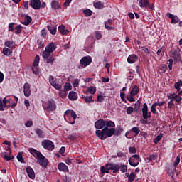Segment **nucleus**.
Masks as SVG:
<instances>
[{
    "instance_id": "45",
    "label": "nucleus",
    "mask_w": 182,
    "mask_h": 182,
    "mask_svg": "<svg viewBox=\"0 0 182 182\" xmlns=\"http://www.w3.org/2000/svg\"><path fill=\"white\" fill-rule=\"evenodd\" d=\"M17 160H18L20 163H25V160H23V156H22V152H19L18 154Z\"/></svg>"
},
{
    "instance_id": "53",
    "label": "nucleus",
    "mask_w": 182,
    "mask_h": 182,
    "mask_svg": "<svg viewBox=\"0 0 182 182\" xmlns=\"http://www.w3.org/2000/svg\"><path fill=\"white\" fill-rule=\"evenodd\" d=\"M64 89L67 91L72 90V85L70 83H66L64 86Z\"/></svg>"
},
{
    "instance_id": "3",
    "label": "nucleus",
    "mask_w": 182,
    "mask_h": 182,
    "mask_svg": "<svg viewBox=\"0 0 182 182\" xmlns=\"http://www.w3.org/2000/svg\"><path fill=\"white\" fill-rule=\"evenodd\" d=\"M110 170H112L113 173H117L120 170V164L112 163L105 164V166H102L100 168L101 174L108 173Z\"/></svg>"
},
{
    "instance_id": "1",
    "label": "nucleus",
    "mask_w": 182,
    "mask_h": 182,
    "mask_svg": "<svg viewBox=\"0 0 182 182\" xmlns=\"http://www.w3.org/2000/svg\"><path fill=\"white\" fill-rule=\"evenodd\" d=\"M29 151L31 154H32L34 157H37V160L40 166L44 167V168H46L48 167V164H49V160L45 158V156L42 155V153H41V151L33 148H30Z\"/></svg>"
},
{
    "instance_id": "60",
    "label": "nucleus",
    "mask_w": 182,
    "mask_h": 182,
    "mask_svg": "<svg viewBox=\"0 0 182 182\" xmlns=\"http://www.w3.org/2000/svg\"><path fill=\"white\" fill-rule=\"evenodd\" d=\"M180 163V156H177L175 162L173 163L174 167H176V166H178V164Z\"/></svg>"
},
{
    "instance_id": "25",
    "label": "nucleus",
    "mask_w": 182,
    "mask_h": 182,
    "mask_svg": "<svg viewBox=\"0 0 182 182\" xmlns=\"http://www.w3.org/2000/svg\"><path fill=\"white\" fill-rule=\"evenodd\" d=\"M4 46L6 48H9L10 49H14V48H15V42L11 41H6L4 43Z\"/></svg>"
},
{
    "instance_id": "17",
    "label": "nucleus",
    "mask_w": 182,
    "mask_h": 182,
    "mask_svg": "<svg viewBox=\"0 0 182 182\" xmlns=\"http://www.w3.org/2000/svg\"><path fill=\"white\" fill-rule=\"evenodd\" d=\"M167 16L168 17L169 19H171V23L176 24L180 22V19L177 16H174L170 13H167Z\"/></svg>"
},
{
    "instance_id": "57",
    "label": "nucleus",
    "mask_w": 182,
    "mask_h": 182,
    "mask_svg": "<svg viewBox=\"0 0 182 182\" xmlns=\"http://www.w3.org/2000/svg\"><path fill=\"white\" fill-rule=\"evenodd\" d=\"M134 95L130 94L129 96L127 97V100H129V102H134Z\"/></svg>"
},
{
    "instance_id": "31",
    "label": "nucleus",
    "mask_w": 182,
    "mask_h": 182,
    "mask_svg": "<svg viewBox=\"0 0 182 182\" xmlns=\"http://www.w3.org/2000/svg\"><path fill=\"white\" fill-rule=\"evenodd\" d=\"M51 7L53 9H59L60 8V4L58 1H53L51 2Z\"/></svg>"
},
{
    "instance_id": "15",
    "label": "nucleus",
    "mask_w": 182,
    "mask_h": 182,
    "mask_svg": "<svg viewBox=\"0 0 182 182\" xmlns=\"http://www.w3.org/2000/svg\"><path fill=\"white\" fill-rule=\"evenodd\" d=\"M23 92L26 97H29L31 96V86L29 83L26 82L23 86Z\"/></svg>"
},
{
    "instance_id": "59",
    "label": "nucleus",
    "mask_w": 182,
    "mask_h": 182,
    "mask_svg": "<svg viewBox=\"0 0 182 182\" xmlns=\"http://www.w3.org/2000/svg\"><path fill=\"white\" fill-rule=\"evenodd\" d=\"M133 110H134V109L133 108V107H129L127 109V114H132V112H133Z\"/></svg>"
},
{
    "instance_id": "29",
    "label": "nucleus",
    "mask_w": 182,
    "mask_h": 182,
    "mask_svg": "<svg viewBox=\"0 0 182 182\" xmlns=\"http://www.w3.org/2000/svg\"><path fill=\"white\" fill-rule=\"evenodd\" d=\"M58 31L60 32L62 35H68L69 33V31L66 29H65V26L61 25L58 27Z\"/></svg>"
},
{
    "instance_id": "19",
    "label": "nucleus",
    "mask_w": 182,
    "mask_h": 182,
    "mask_svg": "<svg viewBox=\"0 0 182 182\" xmlns=\"http://www.w3.org/2000/svg\"><path fill=\"white\" fill-rule=\"evenodd\" d=\"M6 107H8V105H6V97L4 99L0 97V112H4V109Z\"/></svg>"
},
{
    "instance_id": "40",
    "label": "nucleus",
    "mask_w": 182,
    "mask_h": 182,
    "mask_svg": "<svg viewBox=\"0 0 182 182\" xmlns=\"http://www.w3.org/2000/svg\"><path fill=\"white\" fill-rule=\"evenodd\" d=\"M140 105H141V102L139 100L136 101L134 106V110L135 112H138L139 109H140Z\"/></svg>"
},
{
    "instance_id": "61",
    "label": "nucleus",
    "mask_w": 182,
    "mask_h": 182,
    "mask_svg": "<svg viewBox=\"0 0 182 182\" xmlns=\"http://www.w3.org/2000/svg\"><path fill=\"white\" fill-rule=\"evenodd\" d=\"M122 131H123V128L118 127L116 129L115 133H116V134L119 135V134H120V133H122Z\"/></svg>"
},
{
    "instance_id": "42",
    "label": "nucleus",
    "mask_w": 182,
    "mask_h": 182,
    "mask_svg": "<svg viewBox=\"0 0 182 182\" xmlns=\"http://www.w3.org/2000/svg\"><path fill=\"white\" fill-rule=\"evenodd\" d=\"M135 178H136V173H134V172H132L129 176L128 182H133Z\"/></svg>"
},
{
    "instance_id": "5",
    "label": "nucleus",
    "mask_w": 182,
    "mask_h": 182,
    "mask_svg": "<svg viewBox=\"0 0 182 182\" xmlns=\"http://www.w3.org/2000/svg\"><path fill=\"white\" fill-rule=\"evenodd\" d=\"M52 53L45 50L42 54L43 59L46 60V63H50V65H53L55 62V57L51 54Z\"/></svg>"
},
{
    "instance_id": "27",
    "label": "nucleus",
    "mask_w": 182,
    "mask_h": 182,
    "mask_svg": "<svg viewBox=\"0 0 182 182\" xmlns=\"http://www.w3.org/2000/svg\"><path fill=\"white\" fill-rule=\"evenodd\" d=\"M68 98L70 100H77V95L76 92L71 91L69 92Z\"/></svg>"
},
{
    "instance_id": "11",
    "label": "nucleus",
    "mask_w": 182,
    "mask_h": 182,
    "mask_svg": "<svg viewBox=\"0 0 182 182\" xmlns=\"http://www.w3.org/2000/svg\"><path fill=\"white\" fill-rule=\"evenodd\" d=\"M47 112H53L56 110V104L53 100H48L46 107Z\"/></svg>"
},
{
    "instance_id": "37",
    "label": "nucleus",
    "mask_w": 182,
    "mask_h": 182,
    "mask_svg": "<svg viewBox=\"0 0 182 182\" xmlns=\"http://www.w3.org/2000/svg\"><path fill=\"white\" fill-rule=\"evenodd\" d=\"M104 6V4L102 1H97L94 3V7L97 9H102Z\"/></svg>"
},
{
    "instance_id": "12",
    "label": "nucleus",
    "mask_w": 182,
    "mask_h": 182,
    "mask_svg": "<svg viewBox=\"0 0 182 182\" xmlns=\"http://www.w3.org/2000/svg\"><path fill=\"white\" fill-rule=\"evenodd\" d=\"M80 65H82V66H89L90 63H92V57L90 56H85L83 57L80 60Z\"/></svg>"
},
{
    "instance_id": "7",
    "label": "nucleus",
    "mask_w": 182,
    "mask_h": 182,
    "mask_svg": "<svg viewBox=\"0 0 182 182\" xmlns=\"http://www.w3.org/2000/svg\"><path fill=\"white\" fill-rule=\"evenodd\" d=\"M178 93H173L167 96L168 99H173L176 103H181L182 97V91H178Z\"/></svg>"
},
{
    "instance_id": "6",
    "label": "nucleus",
    "mask_w": 182,
    "mask_h": 182,
    "mask_svg": "<svg viewBox=\"0 0 182 182\" xmlns=\"http://www.w3.org/2000/svg\"><path fill=\"white\" fill-rule=\"evenodd\" d=\"M49 83L57 90H60V89H62V84L59 83L58 79H56L55 77L50 75L49 77Z\"/></svg>"
},
{
    "instance_id": "52",
    "label": "nucleus",
    "mask_w": 182,
    "mask_h": 182,
    "mask_svg": "<svg viewBox=\"0 0 182 182\" xmlns=\"http://www.w3.org/2000/svg\"><path fill=\"white\" fill-rule=\"evenodd\" d=\"M83 12L85 16H91L92 15V10L90 9L84 10Z\"/></svg>"
},
{
    "instance_id": "58",
    "label": "nucleus",
    "mask_w": 182,
    "mask_h": 182,
    "mask_svg": "<svg viewBox=\"0 0 182 182\" xmlns=\"http://www.w3.org/2000/svg\"><path fill=\"white\" fill-rule=\"evenodd\" d=\"M156 107H157V106L154 104H153L151 107V112L154 114H156Z\"/></svg>"
},
{
    "instance_id": "28",
    "label": "nucleus",
    "mask_w": 182,
    "mask_h": 182,
    "mask_svg": "<svg viewBox=\"0 0 182 182\" xmlns=\"http://www.w3.org/2000/svg\"><path fill=\"white\" fill-rule=\"evenodd\" d=\"M32 22V18L28 15L25 16L24 21L22 22L23 25L28 26Z\"/></svg>"
},
{
    "instance_id": "56",
    "label": "nucleus",
    "mask_w": 182,
    "mask_h": 182,
    "mask_svg": "<svg viewBox=\"0 0 182 182\" xmlns=\"http://www.w3.org/2000/svg\"><path fill=\"white\" fill-rule=\"evenodd\" d=\"M14 25H15V23H10L9 24V32H14Z\"/></svg>"
},
{
    "instance_id": "20",
    "label": "nucleus",
    "mask_w": 182,
    "mask_h": 182,
    "mask_svg": "<svg viewBox=\"0 0 182 182\" xmlns=\"http://www.w3.org/2000/svg\"><path fill=\"white\" fill-rule=\"evenodd\" d=\"M58 168L60 171H63L64 173H66V171H69V168H68V166L62 162L58 164Z\"/></svg>"
},
{
    "instance_id": "34",
    "label": "nucleus",
    "mask_w": 182,
    "mask_h": 182,
    "mask_svg": "<svg viewBox=\"0 0 182 182\" xmlns=\"http://www.w3.org/2000/svg\"><path fill=\"white\" fill-rule=\"evenodd\" d=\"M116 124L113 122V121H107L105 120V127H107V129H110V127H114Z\"/></svg>"
},
{
    "instance_id": "30",
    "label": "nucleus",
    "mask_w": 182,
    "mask_h": 182,
    "mask_svg": "<svg viewBox=\"0 0 182 182\" xmlns=\"http://www.w3.org/2000/svg\"><path fill=\"white\" fill-rule=\"evenodd\" d=\"M139 92L140 89L139 87L137 85H134L131 90L130 95H134V96H136V95H137V93Z\"/></svg>"
},
{
    "instance_id": "21",
    "label": "nucleus",
    "mask_w": 182,
    "mask_h": 182,
    "mask_svg": "<svg viewBox=\"0 0 182 182\" xmlns=\"http://www.w3.org/2000/svg\"><path fill=\"white\" fill-rule=\"evenodd\" d=\"M56 49V46L55 45V43H50V44H48L46 47L45 50H47L48 52H50L51 53H53V52H55V50Z\"/></svg>"
},
{
    "instance_id": "39",
    "label": "nucleus",
    "mask_w": 182,
    "mask_h": 182,
    "mask_svg": "<svg viewBox=\"0 0 182 182\" xmlns=\"http://www.w3.org/2000/svg\"><path fill=\"white\" fill-rule=\"evenodd\" d=\"M161 139H163V134H160L156 137H155L154 139V143L157 144V143H159Z\"/></svg>"
},
{
    "instance_id": "16",
    "label": "nucleus",
    "mask_w": 182,
    "mask_h": 182,
    "mask_svg": "<svg viewBox=\"0 0 182 182\" xmlns=\"http://www.w3.org/2000/svg\"><path fill=\"white\" fill-rule=\"evenodd\" d=\"M95 129H104L105 127V120L99 119L95 123Z\"/></svg>"
},
{
    "instance_id": "2",
    "label": "nucleus",
    "mask_w": 182,
    "mask_h": 182,
    "mask_svg": "<svg viewBox=\"0 0 182 182\" xmlns=\"http://www.w3.org/2000/svg\"><path fill=\"white\" fill-rule=\"evenodd\" d=\"M116 129L114 128L104 127L102 130H97L95 132L96 136L102 140H106L107 137H112L114 134Z\"/></svg>"
},
{
    "instance_id": "26",
    "label": "nucleus",
    "mask_w": 182,
    "mask_h": 182,
    "mask_svg": "<svg viewBox=\"0 0 182 182\" xmlns=\"http://www.w3.org/2000/svg\"><path fill=\"white\" fill-rule=\"evenodd\" d=\"M128 161L130 166H132V167H136L139 166V161L136 159H133V158H129Z\"/></svg>"
},
{
    "instance_id": "32",
    "label": "nucleus",
    "mask_w": 182,
    "mask_h": 182,
    "mask_svg": "<svg viewBox=\"0 0 182 182\" xmlns=\"http://www.w3.org/2000/svg\"><path fill=\"white\" fill-rule=\"evenodd\" d=\"M82 99H84L85 103H92V102H94L93 100V96L90 95L88 97L82 95Z\"/></svg>"
},
{
    "instance_id": "54",
    "label": "nucleus",
    "mask_w": 182,
    "mask_h": 182,
    "mask_svg": "<svg viewBox=\"0 0 182 182\" xmlns=\"http://www.w3.org/2000/svg\"><path fill=\"white\" fill-rule=\"evenodd\" d=\"M79 82H80L79 79L74 80V81L73 82V86L74 87H77L79 86Z\"/></svg>"
},
{
    "instance_id": "22",
    "label": "nucleus",
    "mask_w": 182,
    "mask_h": 182,
    "mask_svg": "<svg viewBox=\"0 0 182 182\" xmlns=\"http://www.w3.org/2000/svg\"><path fill=\"white\" fill-rule=\"evenodd\" d=\"M112 24H113V20L108 19L107 21L105 22V29H107L108 31H112V30L114 29V28L109 26V25H112Z\"/></svg>"
},
{
    "instance_id": "43",
    "label": "nucleus",
    "mask_w": 182,
    "mask_h": 182,
    "mask_svg": "<svg viewBox=\"0 0 182 182\" xmlns=\"http://www.w3.org/2000/svg\"><path fill=\"white\" fill-rule=\"evenodd\" d=\"M87 92H89V93H90V95H95V93H96V87H95L93 86L88 87Z\"/></svg>"
},
{
    "instance_id": "46",
    "label": "nucleus",
    "mask_w": 182,
    "mask_h": 182,
    "mask_svg": "<svg viewBox=\"0 0 182 182\" xmlns=\"http://www.w3.org/2000/svg\"><path fill=\"white\" fill-rule=\"evenodd\" d=\"M131 130L133 133H135V136H138L139 133H140V128L139 127H134Z\"/></svg>"
},
{
    "instance_id": "35",
    "label": "nucleus",
    "mask_w": 182,
    "mask_h": 182,
    "mask_svg": "<svg viewBox=\"0 0 182 182\" xmlns=\"http://www.w3.org/2000/svg\"><path fill=\"white\" fill-rule=\"evenodd\" d=\"M8 103H9V105H8ZM6 105H8L7 107H15V106H16L17 103L14 102V100L9 99L6 100Z\"/></svg>"
},
{
    "instance_id": "36",
    "label": "nucleus",
    "mask_w": 182,
    "mask_h": 182,
    "mask_svg": "<svg viewBox=\"0 0 182 182\" xmlns=\"http://www.w3.org/2000/svg\"><path fill=\"white\" fill-rule=\"evenodd\" d=\"M1 156L4 159V160H6V161H9L11 160H13V159H14V156H8L6 155V152H2L1 153Z\"/></svg>"
},
{
    "instance_id": "62",
    "label": "nucleus",
    "mask_w": 182,
    "mask_h": 182,
    "mask_svg": "<svg viewBox=\"0 0 182 182\" xmlns=\"http://www.w3.org/2000/svg\"><path fill=\"white\" fill-rule=\"evenodd\" d=\"M33 123L32 121H27L26 123L25 124L26 127H31L33 126Z\"/></svg>"
},
{
    "instance_id": "13",
    "label": "nucleus",
    "mask_w": 182,
    "mask_h": 182,
    "mask_svg": "<svg viewBox=\"0 0 182 182\" xmlns=\"http://www.w3.org/2000/svg\"><path fill=\"white\" fill-rule=\"evenodd\" d=\"M30 6L33 9H41V0H31Z\"/></svg>"
},
{
    "instance_id": "55",
    "label": "nucleus",
    "mask_w": 182,
    "mask_h": 182,
    "mask_svg": "<svg viewBox=\"0 0 182 182\" xmlns=\"http://www.w3.org/2000/svg\"><path fill=\"white\" fill-rule=\"evenodd\" d=\"M157 55L158 56H161V58H162V56H164V52H163V48H159L158 50Z\"/></svg>"
},
{
    "instance_id": "63",
    "label": "nucleus",
    "mask_w": 182,
    "mask_h": 182,
    "mask_svg": "<svg viewBox=\"0 0 182 182\" xmlns=\"http://www.w3.org/2000/svg\"><path fill=\"white\" fill-rule=\"evenodd\" d=\"M95 35H96V38H97V40L101 39L102 34L100 33V31H96Z\"/></svg>"
},
{
    "instance_id": "51",
    "label": "nucleus",
    "mask_w": 182,
    "mask_h": 182,
    "mask_svg": "<svg viewBox=\"0 0 182 182\" xmlns=\"http://www.w3.org/2000/svg\"><path fill=\"white\" fill-rule=\"evenodd\" d=\"M147 160H149V161H154V160H157V155H150L147 157Z\"/></svg>"
},
{
    "instance_id": "49",
    "label": "nucleus",
    "mask_w": 182,
    "mask_h": 182,
    "mask_svg": "<svg viewBox=\"0 0 182 182\" xmlns=\"http://www.w3.org/2000/svg\"><path fill=\"white\" fill-rule=\"evenodd\" d=\"M40 58L39 55H36L33 63V66H38L39 65Z\"/></svg>"
},
{
    "instance_id": "8",
    "label": "nucleus",
    "mask_w": 182,
    "mask_h": 182,
    "mask_svg": "<svg viewBox=\"0 0 182 182\" xmlns=\"http://www.w3.org/2000/svg\"><path fill=\"white\" fill-rule=\"evenodd\" d=\"M42 146L44 149H46V150H50V151L55 149V144L50 140L43 141Z\"/></svg>"
},
{
    "instance_id": "10",
    "label": "nucleus",
    "mask_w": 182,
    "mask_h": 182,
    "mask_svg": "<svg viewBox=\"0 0 182 182\" xmlns=\"http://www.w3.org/2000/svg\"><path fill=\"white\" fill-rule=\"evenodd\" d=\"M171 53L172 55V58L174 60V62H180L181 60V55H180V51L177 50H172L171 51Z\"/></svg>"
},
{
    "instance_id": "47",
    "label": "nucleus",
    "mask_w": 182,
    "mask_h": 182,
    "mask_svg": "<svg viewBox=\"0 0 182 182\" xmlns=\"http://www.w3.org/2000/svg\"><path fill=\"white\" fill-rule=\"evenodd\" d=\"M16 31L15 33L16 35H19V33H21V32H22V26L18 25L16 27H15Z\"/></svg>"
},
{
    "instance_id": "48",
    "label": "nucleus",
    "mask_w": 182,
    "mask_h": 182,
    "mask_svg": "<svg viewBox=\"0 0 182 182\" xmlns=\"http://www.w3.org/2000/svg\"><path fill=\"white\" fill-rule=\"evenodd\" d=\"M59 96L63 99L66 97L68 96V93L66 92V90H60L59 92Z\"/></svg>"
},
{
    "instance_id": "50",
    "label": "nucleus",
    "mask_w": 182,
    "mask_h": 182,
    "mask_svg": "<svg viewBox=\"0 0 182 182\" xmlns=\"http://www.w3.org/2000/svg\"><path fill=\"white\" fill-rule=\"evenodd\" d=\"M36 133L38 136V137H43V132L41 129H37L36 130Z\"/></svg>"
},
{
    "instance_id": "9",
    "label": "nucleus",
    "mask_w": 182,
    "mask_h": 182,
    "mask_svg": "<svg viewBox=\"0 0 182 182\" xmlns=\"http://www.w3.org/2000/svg\"><path fill=\"white\" fill-rule=\"evenodd\" d=\"M142 116L143 118L146 120V119H150L151 117V112H149V107L146 103H144L142 108Z\"/></svg>"
},
{
    "instance_id": "23",
    "label": "nucleus",
    "mask_w": 182,
    "mask_h": 182,
    "mask_svg": "<svg viewBox=\"0 0 182 182\" xmlns=\"http://www.w3.org/2000/svg\"><path fill=\"white\" fill-rule=\"evenodd\" d=\"M136 60H137V55H134V54H132L130 55H129V57L127 58V62L128 63H134L136 62Z\"/></svg>"
},
{
    "instance_id": "18",
    "label": "nucleus",
    "mask_w": 182,
    "mask_h": 182,
    "mask_svg": "<svg viewBox=\"0 0 182 182\" xmlns=\"http://www.w3.org/2000/svg\"><path fill=\"white\" fill-rule=\"evenodd\" d=\"M26 172H27V174H28L29 178H31V180H33V178H35V171H33L32 167L27 166Z\"/></svg>"
},
{
    "instance_id": "4",
    "label": "nucleus",
    "mask_w": 182,
    "mask_h": 182,
    "mask_svg": "<svg viewBox=\"0 0 182 182\" xmlns=\"http://www.w3.org/2000/svg\"><path fill=\"white\" fill-rule=\"evenodd\" d=\"M65 117H68V123H70V124H75V119L77 118V115L75 111L68 109L65 112Z\"/></svg>"
},
{
    "instance_id": "44",
    "label": "nucleus",
    "mask_w": 182,
    "mask_h": 182,
    "mask_svg": "<svg viewBox=\"0 0 182 182\" xmlns=\"http://www.w3.org/2000/svg\"><path fill=\"white\" fill-rule=\"evenodd\" d=\"M119 170L122 173H126L127 171V166L126 165H122L119 164Z\"/></svg>"
},
{
    "instance_id": "64",
    "label": "nucleus",
    "mask_w": 182,
    "mask_h": 182,
    "mask_svg": "<svg viewBox=\"0 0 182 182\" xmlns=\"http://www.w3.org/2000/svg\"><path fill=\"white\" fill-rule=\"evenodd\" d=\"M129 153H132V154L136 153V147H130L129 149Z\"/></svg>"
},
{
    "instance_id": "38",
    "label": "nucleus",
    "mask_w": 182,
    "mask_h": 182,
    "mask_svg": "<svg viewBox=\"0 0 182 182\" xmlns=\"http://www.w3.org/2000/svg\"><path fill=\"white\" fill-rule=\"evenodd\" d=\"M3 55H4L5 56H9L10 55H12V50H11L9 48H4Z\"/></svg>"
},
{
    "instance_id": "14",
    "label": "nucleus",
    "mask_w": 182,
    "mask_h": 182,
    "mask_svg": "<svg viewBox=\"0 0 182 182\" xmlns=\"http://www.w3.org/2000/svg\"><path fill=\"white\" fill-rule=\"evenodd\" d=\"M140 8H149V9H153V6H150L149 0H139Z\"/></svg>"
},
{
    "instance_id": "33",
    "label": "nucleus",
    "mask_w": 182,
    "mask_h": 182,
    "mask_svg": "<svg viewBox=\"0 0 182 182\" xmlns=\"http://www.w3.org/2000/svg\"><path fill=\"white\" fill-rule=\"evenodd\" d=\"M32 70L34 75H36V76H39V75H41V70H39L38 65H33Z\"/></svg>"
},
{
    "instance_id": "41",
    "label": "nucleus",
    "mask_w": 182,
    "mask_h": 182,
    "mask_svg": "<svg viewBox=\"0 0 182 182\" xmlns=\"http://www.w3.org/2000/svg\"><path fill=\"white\" fill-rule=\"evenodd\" d=\"M159 69L161 73H165L166 70H167V65H166V64H162L159 66Z\"/></svg>"
},
{
    "instance_id": "24",
    "label": "nucleus",
    "mask_w": 182,
    "mask_h": 182,
    "mask_svg": "<svg viewBox=\"0 0 182 182\" xmlns=\"http://www.w3.org/2000/svg\"><path fill=\"white\" fill-rule=\"evenodd\" d=\"M47 28L49 31V32L51 33V35H56L57 29L55 26L50 24L49 26H47Z\"/></svg>"
}]
</instances>
